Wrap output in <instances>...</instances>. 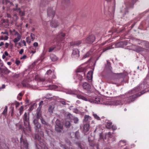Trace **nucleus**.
Here are the masks:
<instances>
[{
    "label": "nucleus",
    "mask_w": 149,
    "mask_h": 149,
    "mask_svg": "<svg viewBox=\"0 0 149 149\" xmlns=\"http://www.w3.org/2000/svg\"><path fill=\"white\" fill-rule=\"evenodd\" d=\"M149 86V77H147L145 81L141 84L140 86H138L134 89L129 91L125 95H121L118 97V99L115 101L111 100L109 98L108 99L104 100L102 98L97 97L95 98V100L93 99H88L85 97L81 95H77V97L79 99H81L87 101L88 100L91 103L95 104H104L105 105H114L119 104H123L124 103L125 104L129 103L134 101L138 96H139L145 93L144 91L141 92L140 94H134L137 91L139 90V89H146Z\"/></svg>",
    "instance_id": "1"
},
{
    "label": "nucleus",
    "mask_w": 149,
    "mask_h": 149,
    "mask_svg": "<svg viewBox=\"0 0 149 149\" xmlns=\"http://www.w3.org/2000/svg\"><path fill=\"white\" fill-rule=\"evenodd\" d=\"M33 122L36 127V132L39 133V134H35V138L39 141L42 142V137H43L44 134L43 132L41 131V130L40 128L41 125L38 123V122Z\"/></svg>",
    "instance_id": "2"
},
{
    "label": "nucleus",
    "mask_w": 149,
    "mask_h": 149,
    "mask_svg": "<svg viewBox=\"0 0 149 149\" xmlns=\"http://www.w3.org/2000/svg\"><path fill=\"white\" fill-rule=\"evenodd\" d=\"M3 3L4 4H5L7 6H10L9 8L10 9H13L14 11H16L19 12V15L21 16H24V12L21 11L19 8H17L18 4H16V8H14V5L13 3L8 1L7 0H3Z\"/></svg>",
    "instance_id": "3"
},
{
    "label": "nucleus",
    "mask_w": 149,
    "mask_h": 149,
    "mask_svg": "<svg viewBox=\"0 0 149 149\" xmlns=\"http://www.w3.org/2000/svg\"><path fill=\"white\" fill-rule=\"evenodd\" d=\"M24 125H21L19 122V129H23V131L25 134L30 135L31 134V130L30 128L29 122H23Z\"/></svg>",
    "instance_id": "4"
},
{
    "label": "nucleus",
    "mask_w": 149,
    "mask_h": 149,
    "mask_svg": "<svg viewBox=\"0 0 149 149\" xmlns=\"http://www.w3.org/2000/svg\"><path fill=\"white\" fill-rule=\"evenodd\" d=\"M20 145L21 149L28 148V143L27 141L25 138L23 137L22 135L21 136L20 138Z\"/></svg>",
    "instance_id": "5"
},
{
    "label": "nucleus",
    "mask_w": 149,
    "mask_h": 149,
    "mask_svg": "<svg viewBox=\"0 0 149 149\" xmlns=\"http://www.w3.org/2000/svg\"><path fill=\"white\" fill-rule=\"evenodd\" d=\"M55 130L58 132H63V122H56Z\"/></svg>",
    "instance_id": "6"
},
{
    "label": "nucleus",
    "mask_w": 149,
    "mask_h": 149,
    "mask_svg": "<svg viewBox=\"0 0 149 149\" xmlns=\"http://www.w3.org/2000/svg\"><path fill=\"white\" fill-rule=\"evenodd\" d=\"M43 103V101H41L39 103V107L38 108V110L36 112L37 114V120H40L41 121H43V119L42 117L41 114L40 112V109L41 107V106Z\"/></svg>",
    "instance_id": "7"
},
{
    "label": "nucleus",
    "mask_w": 149,
    "mask_h": 149,
    "mask_svg": "<svg viewBox=\"0 0 149 149\" xmlns=\"http://www.w3.org/2000/svg\"><path fill=\"white\" fill-rule=\"evenodd\" d=\"M63 24L62 20L58 19L56 20H53L50 22V25L53 28H56L61 24Z\"/></svg>",
    "instance_id": "8"
},
{
    "label": "nucleus",
    "mask_w": 149,
    "mask_h": 149,
    "mask_svg": "<svg viewBox=\"0 0 149 149\" xmlns=\"http://www.w3.org/2000/svg\"><path fill=\"white\" fill-rule=\"evenodd\" d=\"M113 133H111L110 132H109L108 133H106L105 136H104L103 135L102 133H100L99 135L100 139L99 140V141H104L105 139H106V136H107L109 138H111L113 136Z\"/></svg>",
    "instance_id": "9"
},
{
    "label": "nucleus",
    "mask_w": 149,
    "mask_h": 149,
    "mask_svg": "<svg viewBox=\"0 0 149 149\" xmlns=\"http://www.w3.org/2000/svg\"><path fill=\"white\" fill-rule=\"evenodd\" d=\"M88 141L90 146L93 147L95 146L97 148H98L99 144H95L94 143V137L92 136L88 137Z\"/></svg>",
    "instance_id": "10"
},
{
    "label": "nucleus",
    "mask_w": 149,
    "mask_h": 149,
    "mask_svg": "<svg viewBox=\"0 0 149 149\" xmlns=\"http://www.w3.org/2000/svg\"><path fill=\"white\" fill-rule=\"evenodd\" d=\"M95 38L93 35L89 36L85 40L84 43H92L95 40Z\"/></svg>",
    "instance_id": "11"
},
{
    "label": "nucleus",
    "mask_w": 149,
    "mask_h": 149,
    "mask_svg": "<svg viewBox=\"0 0 149 149\" xmlns=\"http://www.w3.org/2000/svg\"><path fill=\"white\" fill-rule=\"evenodd\" d=\"M14 36L15 38L13 39V41L15 45L17 44V42L19 41L21 38V35L18 32H15Z\"/></svg>",
    "instance_id": "12"
},
{
    "label": "nucleus",
    "mask_w": 149,
    "mask_h": 149,
    "mask_svg": "<svg viewBox=\"0 0 149 149\" xmlns=\"http://www.w3.org/2000/svg\"><path fill=\"white\" fill-rule=\"evenodd\" d=\"M130 49L137 52L142 51L144 50V49L141 47L137 46L132 44V45L131 48Z\"/></svg>",
    "instance_id": "13"
},
{
    "label": "nucleus",
    "mask_w": 149,
    "mask_h": 149,
    "mask_svg": "<svg viewBox=\"0 0 149 149\" xmlns=\"http://www.w3.org/2000/svg\"><path fill=\"white\" fill-rule=\"evenodd\" d=\"M47 15L49 17L52 18L55 15V12L52 8H48L47 10Z\"/></svg>",
    "instance_id": "14"
},
{
    "label": "nucleus",
    "mask_w": 149,
    "mask_h": 149,
    "mask_svg": "<svg viewBox=\"0 0 149 149\" xmlns=\"http://www.w3.org/2000/svg\"><path fill=\"white\" fill-rule=\"evenodd\" d=\"M81 74L84 75V73H76L74 76V79L76 80L78 79L80 81H81L82 79H83Z\"/></svg>",
    "instance_id": "15"
},
{
    "label": "nucleus",
    "mask_w": 149,
    "mask_h": 149,
    "mask_svg": "<svg viewBox=\"0 0 149 149\" xmlns=\"http://www.w3.org/2000/svg\"><path fill=\"white\" fill-rule=\"evenodd\" d=\"M79 51L77 49H74L72 54V56L73 58H77L79 56Z\"/></svg>",
    "instance_id": "16"
},
{
    "label": "nucleus",
    "mask_w": 149,
    "mask_h": 149,
    "mask_svg": "<svg viewBox=\"0 0 149 149\" xmlns=\"http://www.w3.org/2000/svg\"><path fill=\"white\" fill-rule=\"evenodd\" d=\"M107 2H110L112 0H106ZM113 2H114V6L113 7H109V8L108 11L110 13L112 14H113L114 13V12L115 10V0H113Z\"/></svg>",
    "instance_id": "17"
},
{
    "label": "nucleus",
    "mask_w": 149,
    "mask_h": 149,
    "mask_svg": "<svg viewBox=\"0 0 149 149\" xmlns=\"http://www.w3.org/2000/svg\"><path fill=\"white\" fill-rule=\"evenodd\" d=\"M93 73V70H90L88 72L87 77L88 80H90L92 79Z\"/></svg>",
    "instance_id": "18"
},
{
    "label": "nucleus",
    "mask_w": 149,
    "mask_h": 149,
    "mask_svg": "<svg viewBox=\"0 0 149 149\" xmlns=\"http://www.w3.org/2000/svg\"><path fill=\"white\" fill-rule=\"evenodd\" d=\"M82 86L84 89L87 90L89 89L90 88V85L86 82H84L83 83Z\"/></svg>",
    "instance_id": "19"
},
{
    "label": "nucleus",
    "mask_w": 149,
    "mask_h": 149,
    "mask_svg": "<svg viewBox=\"0 0 149 149\" xmlns=\"http://www.w3.org/2000/svg\"><path fill=\"white\" fill-rule=\"evenodd\" d=\"M67 118L71 120L74 119L75 121H78V119L77 118L74 117L70 113H69L67 115Z\"/></svg>",
    "instance_id": "20"
},
{
    "label": "nucleus",
    "mask_w": 149,
    "mask_h": 149,
    "mask_svg": "<svg viewBox=\"0 0 149 149\" xmlns=\"http://www.w3.org/2000/svg\"><path fill=\"white\" fill-rule=\"evenodd\" d=\"M0 70L2 72H4L6 74H8L10 72L6 67L3 66L1 67Z\"/></svg>",
    "instance_id": "21"
},
{
    "label": "nucleus",
    "mask_w": 149,
    "mask_h": 149,
    "mask_svg": "<svg viewBox=\"0 0 149 149\" xmlns=\"http://www.w3.org/2000/svg\"><path fill=\"white\" fill-rule=\"evenodd\" d=\"M75 143L81 149H85V147L84 144L81 143L79 142H77Z\"/></svg>",
    "instance_id": "22"
},
{
    "label": "nucleus",
    "mask_w": 149,
    "mask_h": 149,
    "mask_svg": "<svg viewBox=\"0 0 149 149\" xmlns=\"http://www.w3.org/2000/svg\"><path fill=\"white\" fill-rule=\"evenodd\" d=\"M116 74L119 78H121L125 77L127 75V73L125 72L123 73H117Z\"/></svg>",
    "instance_id": "23"
},
{
    "label": "nucleus",
    "mask_w": 149,
    "mask_h": 149,
    "mask_svg": "<svg viewBox=\"0 0 149 149\" xmlns=\"http://www.w3.org/2000/svg\"><path fill=\"white\" fill-rule=\"evenodd\" d=\"M119 146L120 147H123L126 145V142L125 140L120 141L118 143Z\"/></svg>",
    "instance_id": "24"
},
{
    "label": "nucleus",
    "mask_w": 149,
    "mask_h": 149,
    "mask_svg": "<svg viewBox=\"0 0 149 149\" xmlns=\"http://www.w3.org/2000/svg\"><path fill=\"white\" fill-rule=\"evenodd\" d=\"M89 129V125L88 124H85L84 126V131L86 132L88 131Z\"/></svg>",
    "instance_id": "25"
},
{
    "label": "nucleus",
    "mask_w": 149,
    "mask_h": 149,
    "mask_svg": "<svg viewBox=\"0 0 149 149\" xmlns=\"http://www.w3.org/2000/svg\"><path fill=\"white\" fill-rule=\"evenodd\" d=\"M50 58L51 60L53 61H55L57 60V57L54 54H52L50 55Z\"/></svg>",
    "instance_id": "26"
},
{
    "label": "nucleus",
    "mask_w": 149,
    "mask_h": 149,
    "mask_svg": "<svg viewBox=\"0 0 149 149\" xmlns=\"http://www.w3.org/2000/svg\"><path fill=\"white\" fill-rule=\"evenodd\" d=\"M24 121H29V113H25L24 115Z\"/></svg>",
    "instance_id": "27"
},
{
    "label": "nucleus",
    "mask_w": 149,
    "mask_h": 149,
    "mask_svg": "<svg viewBox=\"0 0 149 149\" xmlns=\"http://www.w3.org/2000/svg\"><path fill=\"white\" fill-rule=\"evenodd\" d=\"M113 45H111V46H108L106 48H104L103 49V51L102 52H104L106 51L107 50L111 49L112 48H114V47H113Z\"/></svg>",
    "instance_id": "28"
},
{
    "label": "nucleus",
    "mask_w": 149,
    "mask_h": 149,
    "mask_svg": "<svg viewBox=\"0 0 149 149\" xmlns=\"http://www.w3.org/2000/svg\"><path fill=\"white\" fill-rule=\"evenodd\" d=\"M65 36V34L64 33L60 32L57 36V38L58 39H61V36L64 37Z\"/></svg>",
    "instance_id": "29"
},
{
    "label": "nucleus",
    "mask_w": 149,
    "mask_h": 149,
    "mask_svg": "<svg viewBox=\"0 0 149 149\" xmlns=\"http://www.w3.org/2000/svg\"><path fill=\"white\" fill-rule=\"evenodd\" d=\"M112 125V123L111 122H107L106 125V127L107 128L110 129L111 128V127Z\"/></svg>",
    "instance_id": "30"
},
{
    "label": "nucleus",
    "mask_w": 149,
    "mask_h": 149,
    "mask_svg": "<svg viewBox=\"0 0 149 149\" xmlns=\"http://www.w3.org/2000/svg\"><path fill=\"white\" fill-rule=\"evenodd\" d=\"M58 87V86L54 85H50L49 86L48 89L50 90H54L56 88Z\"/></svg>",
    "instance_id": "31"
},
{
    "label": "nucleus",
    "mask_w": 149,
    "mask_h": 149,
    "mask_svg": "<svg viewBox=\"0 0 149 149\" xmlns=\"http://www.w3.org/2000/svg\"><path fill=\"white\" fill-rule=\"evenodd\" d=\"M92 53V52L90 51L88 52L87 53H86L84 55V56L83 57L84 58H85L86 57H88L90 55H91Z\"/></svg>",
    "instance_id": "32"
},
{
    "label": "nucleus",
    "mask_w": 149,
    "mask_h": 149,
    "mask_svg": "<svg viewBox=\"0 0 149 149\" xmlns=\"http://www.w3.org/2000/svg\"><path fill=\"white\" fill-rule=\"evenodd\" d=\"M54 72H52L50 70H49L46 72V74L49 75H50L51 76L52 74H54Z\"/></svg>",
    "instance_id": "33"
},
{
    "label": "nucleus",
    "mask_w": 149,
    "mask_h": 149,
    "mask_svg": "<svg viewBox=\"0 0 149 149\" xmlns=\"http://www.w3.org/2000/svg\"><path fill=\"white\" fill-rule=\"evenodd\" d=\"M91 117L88 115H86L84 116V121H87L88 120H91Z\"/></svg>",
    "instance_id": "34"
},
{
    "label": "nucleus",
    "mask_w": 149,
    "mask_h": 149,
    "mask_svg": "<svg viewBox=\"0 0 149 149\" xmlns=\"http://www.w3.org/2000/svg\"><path fill=\"white\" fill-rule=\"evenodd\" d=\"M2 33H3V34L6 35L4 36V40H8V34L6 32H4V33H3L2 32Z\"/></svg>",
    "instance_id": "35"
},
{
    "label": "nucleus",
    "mask_w": 149,
    "mask_h": 149,
    "mask_svg": "<svg viewBox=\"0 0 149 149\" xmlns=\"http://www.w3.org/2000/svg\"><path fill=\"white\" fill-rule=\"evenodd\" d=\"M54 109V107L52 106H50L49 107L48 109L49 112L51 113H53V110Z\"/></svg>",
    "instance_id": "36"
},
{
    "label": "nucleus",
    "mask_w": 149,
    "mask_h": 149,
    "mask_svg": "<svg viewBox=\"0 0 149 149\" xmlns=\"http://www.w3.org/2000/svg\"><path fill=\"white\" fill-rule=\"evenodd\" d=\"M93 115L94 118L97 120H101L100 117L96 114L93 113Z\"/></svg>",
    "instance_id": "37"
},
{
    "label": "nucleus",
    "mask_w": 149,
    "mask_h": 149,
    "mask_svg": "<svg viewBox=\"0 0 149 149\" xmlns=\"http://www.w3.org/2000/svg\"><path fill=\"white\" fill-rule=\"evenodd\" d=\"M7 109L8 108L7 106H6L4 111L2 112V114L4 115H5L6 114L7 111Z\"/></svg>",
    "instance_id": "38"
},
{
    "label": "nucleus",
    "mask_w": 149,
    "mask_h": 149,
    "mask_svg": "<svg viewBox=\"0 0 149 149\" xmlns=\"http://www.w3.org/2000/svg\"><path fill=\"white\" fill-rule=\"evenodd\" d=\"M70 126V122H65V126L66 127H69Z\"/></svg>",
    "instance_id": "39"
},
{
    "label": "nucleus",
    "mask_w": 149,
    "mask_h": 149,
    "mask_svg": "<svg viewBox=\"0 0 149 149\" xmlns=\"http://www.w3.org/2000/svg\"><path fill=\"white\" fill-rule=\"evenodd\" d=\"M75 136L76 138L79 139V132L78 131H77L75 133Z\"/></svg>",
    "instance_id": "40"
},
{
    "label": "nucleus",
    "mask_w": 149,
    "mask_h": 149,
    "mask_svg": "<svg viewBox=\"0 0 149 149\" xmlns=\"http://www.w3.org/2000/svg\"><path fill=\"white\" fill-rule=\"evenodd\" d=\"M18 18L17 15H14L13 17L12 20L14 21H15Z\"/></svg>",
    "instance_id": "41"
},
{
    "label": "nucleus",
    "mask_w": 149,
    "mask_h": 149,
    "mask_svg": "<svg viewBox=\"0 0 149 149\" xmlns=\"http://www.w3.org/2000/svg\"><path fill=\"white\" fill-rule=\"evenodd\" d=\"M84 68H83L81 66H80L78 68V72H80L82 71H84Z\"/></svg>",
    "instance_id": "42"
},
{
    "label": "nucleus",
    "mask_w": 149,
    "mask_h": 149,
    "mask_svg": "<svg viewBox=\"0 0 149 149\" xmlns=\"http://www.w3.org/2000/svg\"><path fill=\"white\" fill-rule=\"evenodd\" d=\"M23 109L24 107L23 106H22L20 107L19 109V112L20 115L22 113Z\"/></svg>",
    "instance_id": "43"
},
{
    "label": "nucleus",
    "mask_w": 149,
    "mask_h": 149,
    "mask_svg": "<svg viewBox=\"0 0 149 149\" xmlns=\"http://www.w3.org/2000/svg\"><path fill=\"white\" fill-rule=\"evenodd\" d=\"M73 112L76 113H79V111L76 108H74L73 109Z\"/></svg>",
    "instance_id": "44"
},
{
    "label": "nucleus",
    "mask_w": 149,
    "mask_h": 149,
    "mask_svg": "<svg viewBox=\"0 0 149 149\" xmlns=\"http://www.w3.org/2000/svg\"><path fill=\"white\" fill-rule=\"evenodd\" d=\"M22 95L23 94L21 93H19L17 97V98L18 100H20L22 98L20 97H19V96L20 97H21L22 96Z\"/></svg>",
    "instance_id": "45"
},
{
    "label": "nucleus",
    "mask_w": 149,
    "mask_h": 149,
    "mask_svg": "<svg viewBox=\"0 0 149 149\" xmlns=\"http://www.w3.org/2000/svg\"><path fill=\"white\" fill-rule=\"evenodd\" d=\"M55 48V47H50L49 49L48 52H52V51Z\"/></svg>",
    "instance_id": "46"
},
{
    "label": "nucleus",
    "mask_w": 149,
    "mask_h": 149,
    "mask_svg": "<svg viewBox=\"0 0 149 149\" xmlns=\"http://www.w3.org/2000/svg\"><path fill=\"white\" fill-rule=\"evenodd\" d=\"M3 146L4 147V148H3L2 147H1V148L0 149H8V147L6 146V144L5 143H3Z\"/></svg>",
    "instance_id": "47"
},
{
    "label": "nucleus",
    "mask_w": 149,
    "mask_h": 149,
    "mask_svg": "<svg viewBox=\"0 0 149 149\" xmlns=\"http://www.w3.org/2000/svg\"><path fill=\"white\" fill-rule=\"evenodd\" d=\"M26 42L29 44L31 43V41L29 37H27L26 38Z\"/></svg>",
    "instance_id": "48"
},
{
    "label": "nucleus",
    "mask_w": 149,
    "mask_h": 149,
    "mask_svg": "<svg viewBox=\"0 0 149 149\" xmlns=\"http://www.w3.org/2000/svg\"><path fill=\"white\" fill-rule=\"evenodd\" d=\"M30 36L31 38V39L32 40V41H33V40L35 38L34 34L33 33H31L30 35Z\"/></svg>",
    "instance_id": "49"
},
{
    "label": "nucleus",
    "mask_w": 149,
    "mask_h": 149,
    "mask_svg": "<svg viewBox=\"0 0 149 149\" xmlns=\"http://www.w3.org/2000/svg\"><path fill=\"white\" fill-rule=\"evenodd\" d=\"M81 43V42L80 41H77L75 43V45H76V46H79V45H80Z\"/></svg>",
    "instance_id": "50"
},
{
    "label": "nucleus",
    "mask_w": 149,
    "mask_h": 149,
    "mask_svg": "<svg viewBox=\"0 0 149 149\" xmlns=\"http://www.w3.org/2000/svg\"><path fill=\"white\" fill-rule=\"evenodd\" d=\"M122 43V42H120L118 43L117 44H116L115 45V47H120V46L119 45L120 44H121Z\"/></svg>",
    "instance_id": "51"
},
{
    "label": "nucleus",
    "mask_w": 149,
    "mask_h": 149,
    "mask_svg": "<svg viewBox=\"0 0 149 149\" xmlns=\"http://www.w3.org/2000/svg\"><path fill=\"white\" fill-rule=\"evenodd\" d=\"M111 128H112L113 130H115L116 129L117 127L115 125H112Z\"/></svg>",
    "instance_id": "52"
},
{
    "label": "nucleus",
    "mask_w": 149,
    "mask_h": 149,
    "mask_svg": "<svg viewBox=\"0 0 149 149\" xmlns=\"http://www.w3.org/2000/svg\"><path fill=\"white\" fill-rule=\"evenodd\" d=\"M145 46L146 48H149V42H146L145 43Z\"/></svg>",
    "instance_id": "53"
},
{
    "label": "nucleus",
    "mask_w": 149,
    "mask_h": 149,
    "mask_svg": "<svg viewBox=\"0 0 149 149\" xmlns=\"http://www.w3.org/2000/svg\"><path fill=\"white\" fill-rule=\"evenodd\" d=\"M66 93L68 94H73V92L71 91H68L66 92Z\"/></svg>",
    "instance_id": "54"
},
{
    "label": "nucleus",
    "mask_w": 149,
    "mask_h": 149,
    "mask_svg": "<svg viewBox=\"0 0 149 149\" xmlns=\"http://www.w3.org/2000/svg\"><path fill=\"white\" fill-rule=\"evenodd\" d=\"M20 63V61L17 60H16L15 61V63L17 65H18Z\"/></svg>",
    "instance_id": "55"
},
{
    "label": "nucleus",
    "mask_w": 149,
    "mask_h": 149,
    "mask_svg": "<svg viewBox=\"0 0 149 149\" xmlns=\"http://www.w3.org/2000/svg\"><path fill=\"white\" fill-rule=\"evenodd\" d=\"M33 45L35 47H37L38 46V44L37 42H35L33 44Z\"/></svg>",
    "instance_id": "56"
},
{
    "label": "nucleus",
    "mask_w": 149,
    "mask_h": 149,
    "mask_svg": "<svg viewBox=\"0 0 149 149\" xmlns=\"http://www.w3.org/2000/svg\"><path fill=\"white\" fill-rule=\"evenodd\" d=\"M52 76H50V77H51V78H52L53 79H55L56 78V77L54 74H54H52Z\"/></svg>",
    "instance_id": "57"
},
{
    "label": "nucleus",
    "mask_w": 149,
    "mask_h": 149,
    "mask_svg": "<svg viewBox=\"0 0 149 149\" xmlns=\"http://www.w3.org/2000/svg\"><path fill=\"white\" fill-rule=\"evenodd\" d=\"M15 107L16 108H17L19 105V103L18 102H16L15 104Z\"/></svg>",
    "instance_id": "58"
},
{
    "label": "nucleus",
    "mask_w": 149,
    "mask_h": 149,
    "mask_svg": "<svg viewBox=\"0 0 149 149\" xmlns=\"http://www.w3.org/2000/svg\"><path fill=\"white\" fill-rule=\"evenodd\" d=\"M24 51V50L23 49H21L19 52V53L20 54H22L23 53Z\"/></svg>",
    "instance_id": "59"
},
{
    "label": "nucleus",
    "mask_w": 149,
    "mask_h": 149,
    "mask_svg": "<svg viewBox=\"0 0 149 149\" xmlns=\"http://www.w3.org/2000/svg\"><path fill=\"white\" fill-rule=\"evenodd\" d=\"M9 46V44L6 42L5 44V47L6 48H7Z\"/></svg>",
    "instance_id": "60"
},
{
    "label": "nucleus",
    "mask_w": 149,
    "mask_h": 149,
    "mask_svg": "<svg viewBox=\"0 0 149 149\" xmlns=\"http://www.w3.org/2000/svg\"><path fill=\"white\" fill-rule=\"evenodd\" d=\"M22 42L24 46H26V42L24 40H23L22 41Z\"/></svg>",
    "instance_id": "61"
},
{
    "label": "nucleus",
    "mask_w": 149,
    "mask_h": 149,
    "mask_svg": "<svg viewBox=\"0 0 149 149\" xmlns=\"http://www.w3.org/2000/svg\"><path fill=\"white\" fill-rule=\"evenodd\" d=\"M26 56L25 55H24L22 57H21L20 59H25L26 58Z\"/></svg>",
    "instance_id": "62"
},
{
    "label": "nucleus",
    "mask_w": 149,
    "mask_h": 149,
    "mask_svg": "<svg viewBox=\"0 0 149 149\" xmlns=\"http://www.w3.org/2000/svg\"><path fill=\"white\" fill-rule=\"evenodd\" d=\"M4 42H0V47L3 45H4Z\"/></svg>",
    "instance_id": "63"
},
{
    "label": "nucleus",
    "mask_w": 149,
    "mask_h": 149,
    "mask_svg": "<svg viewBox=\"0 0 149 149\" xmlns=\"http://www.w3.org/2000/svg\"><path fill=\"white\" fill-rule=\"evenodd\" d=\"M45 54V52H44V51H43V52L41 54V56H44Z\"/></svg>",
    "instance_id": "64"
}]
</instances>
